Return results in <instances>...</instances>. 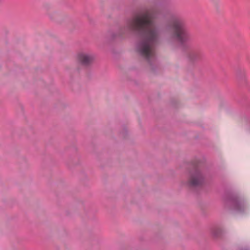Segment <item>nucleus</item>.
Returning a JSON list of instances; mask_svg holds the SVG:
<instances>
[{"label": "nucleus", "mask_w": 250, "mask_h": 250, "mask_svg": "<svg viewBox=\"0 0 250 250\" xmlns=\"http://www.w3.org/2000/svg\"><path fill=\"white\" fill-rule=\"evenodd\" d=\"M152 16L147 12L137 16L128 20L125 29L130 31H141L144 29L143 38L136 45V52L142 57L149 60L154 55V45L159 39V29L153 25Z\"/></svg>", "instance_id": "1"}, {"label": "nucleus", "mask_w": 250, "mask_h": 250, "mask_svg": "<svg viewBox=\"0 0 250 250\" xmlns=\"http://www.w3.org/2000/svg\"><path fill=\"white\" fill-rule=\"evenodd\" d=\"M244 205L242 202H238L235 205V208L236 210L239 211H241L242 209L244 208Z\"/></svg>", "instance_id": "6"}, {"label": "nucleus", "mask_w": 250, "mask_h": 250, "mask_svg": "<svg viewBox=\"0 0 250 250\" xmlns=\"http://www.w3.org/2000/svg\"><path fill=\"white\" fill-rule=\"evenodd\" d=\"M76 60L81 65L88 66L92 64L95 59V55L91 52L81 51L76 55Z\"/></svg>", "instance_id": "3"}, {"label": "nucleus", "mask_w": 250, "mask_h": 250, "mask_svg": "<svg viewBox=\"0 0 250 250\" xmlns=\"http://www.w3.org/2000/svg\"><path fill=\"white\" fill-rule=\"evenodd\" d=\"M210 232L214 237H218L221 235L222 229L219 227H214L211 229Z\"/></svg>", "instance_id": "5"}, {"label": "nucleus", "mask_w": 250, "mask_h": 250, "mask_svg": "<svg viewBox=\"0 0 250 250\" xmlns=\"http://www.w3.org/2000/svg\"><path fill=\"white\" fill-rule=\"evenodd\" d=\"M171 25L173 29V33L166 38V42L167 45L171 48H173L175 40H177L182 47H189L192 40V35L186 27L184 21L180 18L173 17Z\"/></svg>", "instance_id": "2"}, {"label": "nucleus", "mask_w": 250, "mask_h": 250, "mask_svg": "<svg viewBox=\"0 0 250 250\" xmlns=\"http://www.w3.org/2000/svg\"><path fill=\"white\" fill-rule=\"evenodd\" d=\"M204 180V178L201 172L198 170H195L190 173L188 184L193 187L198 186L203 183Z\"/></svg>", "instance_id": "4"}]
</instances>
